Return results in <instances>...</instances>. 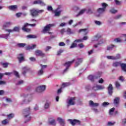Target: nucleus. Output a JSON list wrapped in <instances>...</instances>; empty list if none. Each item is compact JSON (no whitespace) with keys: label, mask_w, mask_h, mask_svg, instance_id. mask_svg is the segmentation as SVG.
I'll return each instance as SVG.
<instances>
[{"label":"nucleus","mask_w":126,"mask_h":126,"mask_svg":"<svg viewBox=\"0 0 126 126\" xmlns=\"http://www.w3.org/2000/svg\"><path fill=\"white\" fill-rule=\"evenodd\" d=\"M30 107H29L23 111V114L24 115V117L26 119V121L24 122L25 124H26L27 122H29L31 120V117H30Z\"/></svg>","instance_id":"f257e3e1"},{"label":"nucleus","mask_w":126,"mask_h":126,"mask_svg":"<svg viewBox=\"0 0 126 126\" xmlns=\"http://www.w3.org/2000/svg\"><path fill=\"white\" fill-rule=\"evenodd\" d=\"M54 26V24H49L47 25L46 26H45L41 31L42 33H43V34H46V33H48L49 35H52L53 34V32H50L51 31V28Z\"/></svg>","instance_id":"f03ea898"},{"label":"nucleus","mask_w":126,"mask_h":126,"mask_svg":"<svg viewBox=\"0 0 126 126\" xmlns=\"http://www.w3.org/2000/svg\"><path fill=\"white\" fill-rule=\"evenodd\" d=\"M5 31L8 32L9 33L4 34V38H5V39H7L8 36L10 35V32H18V31H19V27H15L13 30H5Z\"/></svg>","instance_id":"7ed1b4c3"},{"label":"nucleus","mask_w":126,"mask_h":126,"mask_svg":"<svg viewBox=\"0 0 126 126\" xmlns=\"http://www.w3.org/2000/svg\"><path fill=\"white\" fill-rule=\"evenodd\" d=\"M42 12H44V10H39L38 11L35 9L30 10L31 15L33 17H36V16H38V15H39V13H42Z\"/></svg>","instance_id":"20e7f679"},{"label":"nucleus","mask_w":126,"mask_h":126,"mask_svg":"<svg viewBox=\"0 0 126 126\" xmlns=\"http://www.w3.org/2000/svg\"><path fill=\"white\" fill-rule=\"evenodd\" d=\"M68 121L70 122V124L73 126H74L75 125H78V126H80L81 124V122L77 119H69Z\"/></svg>","instance_id":"39448f33"},{"label":"nucleus","mask_w":126,"mask_h":126,"mask_svg":"<svg viewBox=\"0 0 126 126\" xmlns=\"http://www.w3.org/2000/svg\"><path fill=\"white\" fill-rule=\"evenodd\" d=\"M46 90V86H40L36 88L35 91L36 92L38 93H41V92H43Z\"/></svg>","instance_id":"423d86ee"},{"label":"nucleus","mask_w":126,"mask_h":126,"mask_svg":"<svg viewBox=\"0 0 126 126\" xmlns=\"http://www.w3.org/2000/svg\"><path fill=\"white\" fill-rule=\"evenodd\" d=\"M40 66L41 67V68L38 71V75H42L44 73V69L46 68L48 66L47 65L40 64Z\"/></svg>","instance_id":"0eeeda50"},{"label":"nucleus","mask_w":126,"mask_h":126,"mask_svg":"<svg viewBox=\"0 0 126 126\" xmlns=\"http://www.w3.org/2000/svg\"><path fill=\"white\" fill-rule=\"evenodd\" d=\"M17 59L20 63H22V62H25V59L24 58V54L21 53L18 55Z\"/></svg>","instance_id":"6e6552de"},{"label":"nucleus","mask_w":126,"mask_h":126,"mask_svg":"<svg viewBox=\"0 0 126 126\" xmlns=\"http://www.w3.org/2000/svg\"><path fill=\"white\" fill-rule=\"evenodd\" d=\"M75 100H76V97H70L68 101V105L70 106L75 105Z\"/></svg>","instance_id":"1a4fd4ad"},{"label":"nucleus","mask_w":126,"mask_h":126,"mask_svg":"<svg viewBox=\"0 0 126 126\" xmlns=\"http://www.w3.org/2000/svg\"><path fill=\"white\" fill-rule=\"evenodd\" d=\"M101 74H102L101 72H99L98 74V76H95L92 75H90L88 76V79L91 80L92 82H94V79L95 78H98V77H101Z\"/></svg>","instance_id":"9d476101"},{"label":"nucleus","mask_w":126,"mask_h":126,"mask_svg":"<svg viewBox=\"0 0 126 126\" xmlns=\"http://www.w3.org/2000/svg\"><path fill=\"white\" fill-rule=\"evenodd\" d=\"M108 92L109 95L112 96L113 94V90H114V88H113V85L112 84H109V86L108 87Z\"/></svg>","instance_id":"9b49d317"},{"label":"nucleus","mask_w":126,"mask_h":126,"mask_svg":"<svg viewBox=\"0 0 126 126\" xmlns=\"http://www.w3.org/2000/svg\"><path fill=\"white\" fill-rule=\"evenodd\" d=\"M28 25H29V24L26 23L25 24L23 27L22 28V30H23V31H24L25 32H30V31H31V29L26 28V27H27Z\"/></svg>","instance_id":"f8f14e48"},{"label":"nucleus","mask_w":126,"mask_h":126,"mask_svg":"<svg viewBox=\"0 0 126 126\" xmlns=\"http://www.w3.org/2000/svg\"><path fill=\"white\" fill-rule=\"evenodd\" d=\"M35 53L36 56H39L40 57H45V54L44 53L42 52L41 50H37L35 51Z\"/></svg>","instance_id":"ddd939ff"},{"label":"nucleus","mask_w":126,"mask_h":126,"mask_svg":"<svg viewBox=\"0 0 126 126\" xmlns=\"http://www.w3.org/2000/svg\"><path fill=\"white\" fill-rule=\"evenodd\" d=\"M75 60L73 59L72 61H69L66 62L65 63L63 64L64 66H66V67H68L69 68V66L71 65L72 63L75 61Z\"/></svg>","instance_id":"4468645a"},{"label":"nucleus","mask_w":126,"mask_h":126,"mask_svg":"<svg viewBox=\"0 0 126 126\" xmlns=\"http://www.w3.org/2000/svg\"><path fill=\"white\" fill-rule=\"evenodd\" d=\"M30 69H29V68H28V67L27 66H25L24 67H23V75H24L25 76H26V73L28 72V71H29Z\"/></svg>","instance_id":"2eb2a0df"},{"label":"nucleus","mask_w":126,"mask_h":126,"mask_svg":"<svg viewBox=\"0 0 126 126\" xmlns=\"http://www.w3.org/2000/svg\"><path fill=\"white\" fill-rule=\"evenodd\" d=\"M33 4H40L41 5H45V3L41 0H35L33 2Z\"/></svg>","instance_id":"dca6fc26"},{"label":"nucleus","mask_w":126,"mask_h":126,"mask_svg":"<svg viewBox=\"0 0 126 126\" xmlns=\"http://www.w3.org/2000/svg\"><path fill=\"white\" fill-rule=\"evenodd\" d=\"M79 33H81L83 32L84 35H87L88 32H87V29H81L79 30Z\"/></svg>","instance_id":"f3484780"},{"label":"nucleus","mask_w":126,"mask_h":126,"mask_svg":"<svg viewBox=\"0 0 126 126\" xmlns=\"http://www.w3.org/2000/svg\"><path fill=\"white\" fill-rule=\"evenodd\" d=\"M90 106H93V107H98L99 106V103H94L93 101L90 100L89 102Z\"/></svg>","instance_id":"a211bd4d"},{"label":"nucleus","mask_w":126,"mask_h":126,"mask_svg":"<svg viewBox=\"0 0 126 126\" xmlns=\"http://www.w3.org/2000/svg\"><path fill=\"white\" fill-rule=\"evenodd\" d=\"M77 60L78 62H76L75 66H78V65L83 62V59L82 58H78Z\"/></svg>","instance_id":"6ab92c4d"},{"label":"nucleus","mask_w":126,"mask_h":126,"mask_svg":"<svg viewBox=\"0 0 126 126\" xmlns=\"http://www.w3.org/2000/svg\"><path fill=\"white\" fill-rule=\"evenodd\" d=\"M57 121H59V123L60 124V125H61V126H64V124H65L64 123V120L60 117H59L58 119H57Z\"/></svg>","instance_id":"aec40b11"},{"label":"nucleus","mask_w":126,"mask_h":126,"mask_svg":"<svg viewBox=\"0 0 126 126\" xmlns=\"http://www.w3.org/2000/svg\"><path fill=\"white\" fill-rule=\"evenodd\" d=\"M120 66L122 69V70H123V71H125V72H126V63H121Z\"/></svg>","instance_id":"412c9836"},{"label":"nucleus","mask_w":126,"mask_h":126,"mask_svg":"<svg viewBox=\"0 0 126 126\" xmlns=\"http://www.w3.org/2000/svg\"><path fill=\"white\" fill-rule=\"evenodd\" d=\"M27 37L28 39H36V38H37V36L35 34H29L27 36Z\"/></svg>","instance_id":"4be33fe9"},{"label":"nucleus","mask_w":126,"mask_h":126,"mask_svg":"<svg viewBox=\"0 0 126 126\" xmlns=\"http://www.w3.org/2000/svg\"><path fill=\"white\" fill-rule=\"evenodd\" d=\"M8 8L10 10H15V9H17V5H10L8 6Z\"/></svg>","instance_id":"5701e85b"},{"label":"nucleus","mask_w":126,"mask_h":126,"mask_svg":"<svg viewBox=\"0 0 126 126\" xmlns=\"http://www.w3.org/2000/svg\"><path fill=\"white\" fill-rule=\"evenodd\" d=\"M36 48V44H33L32 46H29L26 47V50H33V49H35Z\"/></svg>","instance_id":"b1692460"},{"label":"nucleus","mask_w":126,"mask_h":126,"mask_svg":"<svg viewBox=\"0 0 126 126\" xmlns=\"http://www.w3.org/2000/svg\"><path fill=\"white\" fill-rule=\"evenodd\" d=\"M11 25V23L10 22H6L3 26L4 28H6V27H9Z\"/></svg>","instance_id":"393cba45"},{"label":"nucleus","mask_w":126,"mask_h":126,"mask_svg":"<svg viewBox=\"0 0 126 126\" xmlns=\"http://www.w3.org/2000/svg\"><path fill=\"white\" fill-rule=\"evenodd\" d=\"M85 11H86V9H82L77 15H76V17H78L79 16V15H82L84 13V12H85Z\"/></svg>","instance_id":"a878e982"},{"label":"nucleus","mask_w":126,"mask_h":126,"mask_svg":"<svg viewBox=\"0 0 126 126\" xmlns=\"http://www.w3.org/2000/svg\"><path fill=\"white\" fill-rule=\"evenodd\" d=\"M121 62H115L113 63V66L115 67H118V66H121Z\"/></svg>","instance_id":"bb28decb"},{"label":"nucleus","mask_w":126,"mask_h":126,"mask_svg":"<svg viewBox=\"0 0 126 126\" xmlns=\"http://www.w3.org/2000/svg\"><path fill=\"white\" fill-rule=\"evenodd\" d=\"M17 47L19 48H24L25 46H26V43H18L17 44Z\"/></svg>","instance_id":"cd10ccee"},{"label":"nucleus","mask_w":126,"mask_h":126,"mask_svg":"<svg viewBox=\"0 0 126 126\" xmlns=\"http://www.w3.org/2000/svg\"><path fill=\"white\" fill-rule=\"evenodd\" d=\"M62 12V11H58V10H56L54 11L55 16H60L61 15V13Z\"/></svg>","instance_id":"c85d7f7f"},{"label":"nucleus","mask_w":126,"mask_h":126,"mask_svg":"<svg viewBox=\"0 0 126 126\" xmlns=\"http://www.w3.org/2000/svg\"><path fill=\"white\" fill-rule=\"evenodd\" d=\"M93 90L94 91H97V90H100V85H96L95 86H94L93 87Z\"/></svg>","instance_id":"c756f323"},{"label":"nucleus","mask_w":126,"mask_h":126,"mask_svg":"<svg viewBox=\"0 0 126 126\" xmlns=\"http://www.w3.org/2000/svg\"><path fill=\"white\" fill-rule=\"evenodd\" d=\"M105 11V9L103 8H99L97 9L98 13H103Z\"/></svg>","instance_id":"7c9ffc66"},{"label":"nucleus","mask_w":126,"mask_h":126,"mask_svg":"<svg viewBox=\"0 0 126 126\" xmlns=\"http://www.w3.org/2000/svg\"><path fill=\"white\" fill-rule=\"evenodd\" d=\"M9 121L7 120V119H5L1 121L2 125H3L4 126H5V125H7L8 124Z\"/></svg>","instance_id":"2f4dec72"},{"label":"nucleus","mask_w":126,"mask_h":126,"mask_svg":"<svg viewBox=\"0 0 126 126\" xmlns=\"http://www.w3.org/2000/svg\"><path fill=\"white\" fill-rule=\"evenodd\" d=\"M50 105H51L50 102H46L44 105V109H49L50 107Z\"/></svg>","instance_id":"473e14b6"},{"label":"nucleus","mask_w":126,"mask_h":126,"mask_svg":"<svg viewBox=\"0 0 126 126\" xmlns=\"http://www.w3.org/2000/svg\"><path fill=\"white\" fill-rule=\"evenodd\" d=\"M14 117V114L13 113H11L7 115V118L9 120H11V119H13Z\"/></svg>","instance_id":"72a5a7b5"},{"label":"nucleus","mask_w":126,"mask_h":126,"mask_svg":"<svg viewBox=\"0 0 126 126\" xmlns=\"http://www.w3.org/2000/svg\"><path fill=\"white\" fill-rule=\"evenodd\" d=\"M114 47H116V45L112 44L110 46H108L107 47V50L110 51L111 50H113V49H114Z\"/></svg>","instance_id":"f704fd0d"},{"label":"nucleus","mask_w":126,"mask_h":126,"mask_svg":"<svg viewBox=\"0 0 126 126\" xmlns=\"http://www.w3.org/2000/svg\"><path fill=\"white\" fill-rule=\"evenodd\" d=\"M110 12H111V13H112L113 14H115V13H117V12H118V10L112 8L110 10Z\"/></svg>","instance_id":"c9c22d12"},{"label":"nucleus","mask_w":126,"mask_h":126,"mask_svg":"<svg viewBox=\"0 0 126 126\" xmlns=\"http://www.w3.org/2000/svg\"><path fill=\"white\" fill-rule=\"evenodd\" d=\"M13 73L16 77L18 78H20V76L19 75V73L17 71H14Z\"/></svg>","instance_id":"e433bc0d"},{"label":"nucleus","mask_w":126,"mask_h":126,"mask_svg":"<svg viewBox=\"0 0 126 126\" xmlns=\"http://www.w3.org/2000/svg\"><path fill=\"white\" fill-rule=\"evenodd\" d=\"M49 124L52 126H56V120L55 119L52 120L51 121L49 122Z\"/></svg>","instance_id":"4c0bfd02"},{"label":"nucleus","mask_w":126,"mask_h":126,"mask_svg":"<svg viewBox=\"0 0 126 126\" xmlns=\"http://www.w3.org/2000/svg\"><path fill=\"white\" fill-rule=\"evenodd\" d=\"M77 44L75 43H73L70 46V49H73L74 48H76Z\"/></svg>","instance_id":"58836bf2"},{"label":"nucleus","mask_w":126,"mask_h":126,"mask_svg":"<svg viewBox=\"0 0 126 126\" xmlns=\"http://www.w3.org/2000/svg\"><path fill=\"white\" fill-rule=\"evenodd\" d=\"M70 85V83H66L62 84V87H66L67 86H69Z\"/></svg>","instance_id":"ea45409f"},{"label":"nucleus","mask_w":126,"mask_h":126,"mask_svg":"<svg viewBox=\"0 0 126 126\" xmlns=\"http://www.w3.org/2000/svg\"><path fill=\"white\" fill-rule=\"evenodd\" d=\"M120 101V98L116 97L114 99V103L115 104H119V102Z\"/></svg>","instance_id":"a19ab883"},{"label":"nucleus","mask_w":126,"mask_h":126,"mask_svg":"<svg viewBox=\"0 0 126 126\" xmlns=\"http://www.w3.org/2000/svg\"><path fill=\"white\" fill-rule=\"evenodd\" d=\"M115 86L116 88H119V87H121V84L118 81L115 82Z\"/></svg>","instance_id":"79ce46f5"},{"label":"nucleus","mask_w":126,"mask_h":126,"mask_svg":"<svg viewBox=\"0 0 126 126\" xmlns=\"http://www.w3.org/2000/svg\"><path fill=\"white\" fill-rule=\"evenodd\" d=\"M108 105H110V103L108 102L105 101L102 103V106L103 107H107V106H108Z\"/></svg>","instance_id":"37998d69"},{"label":"nucleus","mask_w":126,"mask_h":126,"mask_svg":"<svg viewBox=\"0 0 126 126\" xmlns=\"http://www.w3.org/2000/svg\"><path fill=\"white\" fill-rule=\"evenodd\" d=\"M1 64L3 66V67H7V66H8V63H1Z\"/></svg>","instance_id":"c03bdc74"},{"label":"nucleus","mask_w":126,"mask_h":126,"mask_svg":"<svg viewBox=\"0 0 126 126\" xmlns=\"http://www.w3.org/2000/svg\"><path fill=\"white\" fill-rule=\"evenodd\" d=\"M107 59H108V60H116V57H114V56H107Z\"/></svg>","instance_id":"a18cd8bd"},{"label":"nucleus","mask_w":126,"mask_h":126,"mask_svg":"<svg viewBox=\"0 0 126 126\" xmlns=\"http://www.w3.org/2000/svg\"><path fill=\"white\" fill-rule=\"evenodd\" d=\"M66 32L69 35H70V34H72V32H71V30L69 28L67 29Z\"/></svg>","instance_id":"49530a36"},{"label":"nucleus","mask_w":126,"mask_h":126,"mask_svg":"<svg viewBox=\"0 0 126 126\" xmlns=\"http://www.w3.org/2000/svg\"><path fill=\"white\" fill-rule=\"evenodd\" d=\"M102 6L103 7L102 8H104V9H106V7L108 6V4L106 3H102Z\"/></svg>","instance_id":"de8ad7c7"},{"label":"nucleus","mask_w":126,"mask_h":126,"mask_svg":"<svg viewBox=\"0 0 126 126\" xmlns=\"http://www.w3.org/2000/svg\"><path fill=\"white\" fill-rule=\"evenodd\" d=\"M114 41L115 42H117V43H121V42H122V39H121L120 38H117L114 39Z\"/></svg>","instance_id":"09e8293b"},{"label":"nucleus","mask_w":126,"mask_h":126,"mask_svg":"<svg viewBox=\"0 0 126 126\" xmlns=\"http://www.w3.org/2000/svg\"><path fill=\"white\" fill-rule=\"evenodd\" d=\"M114 111H115V107L110 109L109 110V115H112V113H113Z\"/></svg>","instance_id":"8fccbe9b"},{"label":"nucleus","mask_w":126,"mask_h":126,"mask_svg":"<svg viewBox=\"0 0 126 126\" xmlns=\"http://www.w3.org/2000/svg\"><path fill=\"white\" fill-rule=\"evenodd\" d=\"M83 39H76L74 40V43H80V42H82Z\"/></svg>","instance_id":"3c124183"},{"label":"nucleus","mask_w":126,"mask_h":126,"mask_svg":"<svg viewBox=\"0 0 126 126\" xmlns=\"http://www.w3.org/2000/svg\"><path fill=\"white\" fill-rule=\"evenodd\" d=\"M101 35H99V34L96 35L95 36L96 41H98V40H99V39H100V38H101Z\"/></svg>","instance_id":"603ef678"},{"label":"nucleus","mask_w":126,"mask_h":126,"mask_svg":"<svg viewBox=\"0 0 126 126\" xmlns=\"http://www.w3.org/2000/svg\"><path fill=\"white\" fill-rule=\"evenodd\" d=\"M47 10L49 11H53V7L51 6H48L47 7Z\"/></svg>","instance_id":"864d4df0"},{"label":"nucleus","mask_w":126,"mask_h":126,"mask_svg":"<svg viewBox=\"0 0 126 126\" xmlns=\"http://www.w3.org/2000/svg\"><path fill=\"white\" fill-rule=\"evenodd\" d=\"M65 43H64V42H61L59 43V46L60 47H63V46H65Z\"/></svg>","instance_id":"5fc2aeb1"},{"label":"nucleus","mask_w":126,"mask_h":126,"mask_svg":"<svg viewBox=\"0 0 126 126\" xmlns=\"http://www.w3.org/2000/svg\"><path fill=\"white\" fill-rule=\"evenodd\" d=\"M29 60H30L31 62H36V58L34 57H31L29 58Z\"/></svg>","instance_id":"6e6d98bb"},{"label":"nucleus","mask_w":126,"mask_h":126,"mask_svg":"<svg viewBox=\"0 0 126 126\" xmlns=\"http://www.w3.org/2000/svg\"><path fill=\"white\" fill-rule=\"evenodd\" d=\"M115 1V3L117 4V5H120L121 4V1L119 0H114Z\"/></svg>","instance_id":"4d7b16f0"},{"label":"nucleus","mask_w":126,"mask_h":126,"mask_svg":"<svg viewBox=\"0 0 126 126\" xmlns=\"http://www.w3.org/2000/svg\"><path fill=\"white\" fill-rule=\"evenodd\" d=\"M63 52V50H60L59 51L57 52V56H60L62 53Z\"/></svg>","instance_id":"13d9d810"},{"label":"nucleus","mask_w":126,"mask_h":126,"mask_svg":"<svg viewBox=\"0 0 126 126\" xmlns=\"http://www.w3.org/2000/svg\"><path fill=\"white\" fill-rule=\"evenodd\" d=\"M24 82L23 81V80H20L18 82L17 85H20V84H23Z\"/></svg>","instance_id":"bf43d9fd"},{"label":"nucleus","mask_w":126,"mask_h":126,"mask_svg":"<svg viewBox=\"0 0 126 126\" xmlns=\"http://www.w3.org/2000/svg\"><path fill=\"white\" fill-rule=\"evenodd\" d=\"M78 47H79L80 49H82V48L84 47V45L82 43H80L78 44Z\"/></svg>","instance_id":"052dcab7"},{"label":"nucleus","mask_w":126,"mask_h":126,"mask_svg":"<svg viewBox=\"0 0 126 126\" xmlns=\"http://www.w3.org/2000/svg\"><path fill=\"white\" fill-rule=\"evenodd\" d=\"M119 79V80H121V81H122V82H124V79L123 76H120Z\"/></svg>","instance_id":"680f3d73"},{"label":"nucleus","mask_w":126,"mask_h":126,"mask_svg":"<svg viewBox=\"0 0 126 126\" xmlns=\"http://www.w3.org/2000/svg\"><path fill=\"white\" fill-rule=\"evenodd\" d=\"M94 23H95V24H96V25H100L101 24V22L99 21H95Z\"/></svg>","instance_id":"e2e57ef3"},{"label":"nucleus","mask_w":126,"mask_h":126,"mask_svg":"<svg viewBox=\"0 0 126 126\" xmlns=\"http://www.w3.org/2000/svg\"><path fill=\"white\" fill-rule=\"evenodd\" d=\"M50 49H52V47H51V46H47L46 48L45 49L46 52H48V51H49V50H50Z\"/></svg>","instance_id":"0e129e2a"},{"label":"nucleus","mask_w":126,"mask_h":126,"mask_svg":"<svg viewBox=\"0 0 126 126\" xmlns=\"http://www.w3.org/2000/svg\"><path fill=\"white\" fill-rule=\"evenodd\" d=\"M116 60H118L119 59H121V55L120 54H117L116 57H115Z\"/></svg>","instance_id":"69168bd1"},{"label":"nucleus","mask_w":126,"mask_h":126,"mask_svg":"<svg viewBox=\"0 0 126 126\" xmlns=\"http://www.w3.org/2000/svg\"><path fill=\"white\" fill-rule=\"evenodd\" d=\"M121 17H122V15H118L115 17V19H119V18H121Z\"/></svg>","instance_id":"338daca9"},{"label":"nucleus","mask_w":126,"mask_h":126,"mask_svg":"<svg viewBox=\"0 0 126 126\" xmlns=\"http://www.w3.org/2000/svg\"><path fill=\"white\" fill-rule=\"evenodd\" d=\"M98 82L100 84L104 83V80L103 79H101L98 81Z\"/></svg>","instance_id":"774afa93"}]
</instances>
